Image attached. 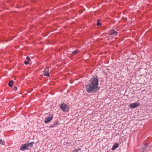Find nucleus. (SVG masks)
Instances as JSON below:
<instances>
[{
	"label": "nucleus",
	"mask_w": 152,
	"mask_h": 152,
	"mask_svg": "<svg viewBox=\"0 0 152 152\" xmlns=\"http://www.w3.org/2000/svg\"><path fill=\"white\" fill-rule=\"evenodd\" d=\"M98 84L99 80L96 76L91 78L85 86L86 91L88 93H96L99 89Z\"/></svg>",
	"instance_id": "1"
},
{
	"label": "nucleus",
	"mask_w": 152,
	"mask_h": 152,
	"mask_svg": "<svg viewBox=\"0 0 152 152\" xmlns=\"http://www.w3.org/2000/svg\"><path fill=\"white\" fill-rule=\"evenodd\" d=\"M60 109L64 112H68L69 111V107L67 105L63 102L60 104Z\"/></svg>",
	"instance_id": "2"
},
{
	"label": "nucleus",
	"mask_w": 152,
	"mask_h": 152,
	"mask_svg": "<svg viewBox=\"0 0 152 152\" xmlns=\"http://www.w3.org/2000/svg\"><path fill=\"white\" fill-rule=\"evenodd\" d=\"M53 117V114H50L47 116L45 119L44 122L46 124L50 122L52 120Z\"/></svg>",
	"instance_id": "3"
},
{
	"label": "nucleus",
	"mask_w": 152,
	"mask_h": 152,
	"mask_svg": "<svg viewBox=\"0 0 152 152\" xmlns=\"http://www.w3.org/2000/svg\"><path fill=\"white\" fill-rule=\"evenodd\" d=\"M140 105V102H134L132 104H130L129 105V107L131 108H134L139 106Z\"/></svg>",
	"instance_id": "4"
},
{
	"label": "nucleus",
	"mask_w": 152,
	"mask_h": 152,
	"mask_svg": "<svg viewBox=\"0 0 152 152\" xmlns=\"http://www.w3.org/2000/svg\"><path fill=\"white\" fill-rule=\"evenodd\" d=\"M49 68L48 67H47L45 68L44 70L43 71V74L44 76H46L48 77L50 76V74L49 73Z\"/></svg>",
	"instance_id": "5"
},
{
	"label": "nucleus",
	"mask_w": 152,
	"mask_h": 152,
	"mask_svg": "<svg viewBox=\"0 0 152 152\" xmlns=\"http://www.w3.org/2000/svg\"><path fill=\"white\" fill-rule=\"evenodd\" d=\"M34 143V142H31L29 143H26L28 150L30 149L31 148Z\"/></svg>",
	"instance_id": "6"
},
{
	"label": "nucleus",
	"mask_w": 152,
	"mask_h": 152,
	"mask_svg": "<svg viewBox=\"0 0 152 152\" xmlns=\"http://www.w3.org/2000/svg\"><path fill=\"white\" fill-rule=\"evenodd\" d=\"M109 34L110 35L114 34L115 36H116L118 35V33L114 29L110 30Z\"/></svg>",
	"instance_id": "7"
},
{
	"label": "nucleus",
	"mask_w": 152,
	"mask_h": 152,
	"mask_svg": "<svg viewBox=\"0 0 152 152\" xmlns=\"http://www.w3.org/2000/svg\"><path fill=\"white\" fill-rule=\"evenodd\" d=\"M59 121H57L56 122H54V123L51 124L49 128H53L54 127H56L59 124Z\"/></svg>",
	"instance_id": "8"
},
{
	"label": "nucleus",
	"mask_w": 152,
	"mask_h": 152,
	"mask_svg": "<svg viewBox=\"0 0 152 152\" xmlns=\"http://www.w3.org/2000/svg\"><path fill=\"white\" fill-rule=\"evenodd\" d=\"M20 149L22 151H24L25 150H28L26 143L22 145L20 148Z\"/></svg>",
	"instance_id": "9"
},
{
	"label": "nucleus",
	"mask_w": 152,
	"mask_h": 152,
	"mask_svg": "<svg viewBox=\"0 0 152 152\" xmlns=\"http://www.w3.org/2000/svg\"><path fill=\"white\" fill-rule=\"evenodd\" d=\"M119 146V145L118 143H115L113 145L112 148V150L113 151L115 150Z\"/></svg>",
	"instance_id": "10"
},
{
	"label": "nucleus",
	"mask_w": 152,
	"mask_h": 152,
	"mask_svg": "<svg viewBox=\"0 0 152 152\" xmlns=\"http://www.w3.org/2000/svg\"><path fill=\"white\" fill-rule=\"evenodd\" d=\"M148 146V145L147 144H145L144 146L142 147V150L144 151L145 150Z\"/></svg>",
	"instance_id": "11"
},
{
	"label": "nucleus",
	"mask_w": 152,
	"mask_h": 152,
	"mask_svg": "<svg viewBox=\"0 0 152 152\" xmlns=\"http://www.w3.org/2000/svg\"><path fill=\"white\" fill-rule=\"evenodd\" d=\"M14 82V81L12 80H11L8 83V85L9 87H12L13 86V83Z\"/></svg>",
	"instance_id": "12"
},
{
	"label": "nucleus",
	"mask_w": 152,
	"mask_h": 152,
	"mask_svg": "<svg viewBox=\"0 0 152 152\" xmlns=\"http://www.w3.org/2000/svg\"><path fill=\"white\" fill-rule=\"evenodd\" d=\"M78 50H74L71 54L72 55L74 56L78 52Z\"/></svg>",
	"instance_id": "13"
},
{
	"label": "nucleus",
	"mask_w": 152,
	"mask_h": 152,
	"mask_svg": "<svg viewBox=\"0 0 152 152\" xmlns=\"http://www.w3.org/2000/svg\"><path fill=\"white\" fill-rule=\"evenodd\" d=\"M0 143L2 145H4L5 142L4 141L2 140H0Z\"/></svg>",
	"instance_id": "14"
},
{
	"label": "nucleus",
	"mask_w": 152,
	"mask_h": 152,
	"mask_svg": "<svg viewBox=\"0 0 152 152\" xmlns=\"http://www.w3.org/2000/svg\"><path fill=\"white\" fill-rule=\"evenodd\" d=\"M79 151H80V152H81V149L80 148H79L78 149H75L74 151V152H78Z\"/></svg>",
	"instance_id": "15"
},
{
	"label": "nucleus",
	"mask_w": 152,
	"mask_h": 152,
	"mask_svg": "<svg viewBox=\"0 0 152 152\" xmlns=\"http://www.w3.org/2000/svg\"><path fill=\"white\" fill-rule=\"evenodd\" d=\"M102 24L100 23L99 22H98L97 23V25L98 26H101Z\"/></svg>",
	"instance_id": "16"
},
{
	"label": "nucleus",
	"mask_w": 152,
	"mask_h": 152,
	"mask_svg": "<svg viewBox=\"0 0 152 152\" xmlns=\"http://www.w3.org/2000/svg\"><path fill=\"white\" fill-rule=\"evenodd\" d=\"M26 59L28 60V61H29L30 60V57L28 56L26 57Z\"/></svg>",
	"instance_id": "17"
},
{
	"label": "nucleus",
	"mask_w": 152,
	"mask_h": 152,
	"mask_svg": "<svg viewBox=\"0 0 152 152\" xmlns=\"http://www.w3.org/2000/svg\"><path fill=\"white\" fill-rule=\"evenodd\" d=\"M24 64H29V62L28 61H24Z\"/></svg>",
	"instance_id": "18"
},
{
	"label": "nucleus",
	"mask_w": 152,
	"mask_h": 152,
	"mask_svg": "<svg viewBox=\"0 0 152 152\" xmlns=\"http://www.w3.org/2000/svg\"><path fill=\"white\" fill-rule=\"evenodd\" d=\"M14 89L15 91H16L17 89V88L16 86H14Z\"/></svg>",
	"instance_id": "19"
}]
</instances>
